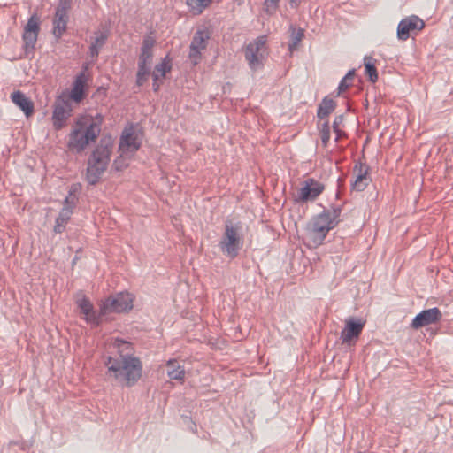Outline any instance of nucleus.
Here are the masks:
<instances>
[{
    "label": "nucleus",
    "mask_w": 453,
    "mask_h": 453,
    "mask_svg": "<svg viewBox=\"0 0 453 453\" xmlns=\"http://www.w3.org/2000/svg\"><path fill=\"white\" fill-rule=\"evenodd\" d=\"M104 364L107 376L122 387H132L142 377V364L138 357L117 358L108 356Z\"/></svg>",
    "instance_id": "f257e3e1"
},
{
    "label": "nucleus",
    "mask_w": 453,
    "mask_h": 453,
    "mask_svg": "<svg viewBox=\"0 0 453 453\" xmlns=\"http://www.w3.org/2000/svg\"><path fill=\"white\" fill-rule=\"evenodd\" d=\"M101 119L95 121L88 116L80 117L74 122L69 134L68 147L76 152H81L94 142L101 132Z\"/></svg>",
    "instance_id": "f03ea898"
},
{
    "label": "nucleus",
    "mask_w": 453,
    "mask_h": 453,
    "mask_svg": "<svg viewBox=\"0 0 453 453\" xmlns=\"http://www.w3.org/2000/svg\"><path fill=\"white\" fill-rule=\"evenodd\" d=\"M113 150L111 137H104L92 151L88 159L86 180L90 185H96L106 171Z\"/></svg>",
    "instance_id": "7ed1b4c3"
},
{
    "label": "nucleus",
    "mask_w": 453,
    "mask_h": 453,
    "mask_svg": "<svg viewBox=\"0 0 453 453\" xmlns=\"http://www.w3.org/2000/svg\"><path fill=\"white\" fill-rule=\"evenodd\" d=\"M241 231L242 226L239 222H234L233 220L225 222V232L219 247L230 258L236 257L242 247L243 240Z\"/></svg>",
    "instance_id": "20e7f679"
},
{
    "label": "nucleus",
    "mask_w": 453,
    "mask_h": 453,
    "mask_svg": "<svg viewBox=\"0 0 453 453\" xmlns=\"http://www.w3.org/2000/svg\"><path fill=\"white\" fill-rule=\"evenodd\" d=\"M267 36L260 35L244 48V57L252 71L262 69L268 56Z\"/></svg>",
    "instance_id": "39448f33"
},
{
    "label": "nucleus",
    "mask_w": 453,
    "mask_h": 453,
    "mask_svg": "<svg viewBox=\"0 0 453 453\" xmlns=\"http://www.w3.org/2000/svg\"><path fill=\"white\" fill-rule=\"evenodd\" d=\"M133 296L127 292H121L105 300L101 307V315L108 312H123L133 308Z\"/></svg>",
    "instance_id": "423d86ee"
},
{
    "label": "nucleus",
    "mask_w": 453,
    "mask_h": 453,
    "mask_svg": "<svg viewBox=\"0 0 453 453\" xmlns=\"http://www.w3.org/2000/svg\"><path fill=\"white\" fill-rule=\"evenodd\" d=\"M328 217L329 216L324 215L322 212L312 220L310 229V237L316 245H320L327 233L335 226Z\"/></svg>",
    "instance_id": "0eeeda50"
},
{
    "label": "nucleus",
    "mask_w": 453,
    "mask_h": 453,
    "mask_svg": "<svg viewBox=\"0 0 453 453\" xmlns=\"http://www.w3.org/2000/svg\"><path fill=\"white\" fill-rule=\"evenodd\" d=\"M365 324V321L362 319L349 318L341 332L342 343L348 346L354 345L361 334Z\"/></svg>",
    "instance_id": "6e6552de"
},
{
    "label": "nucleus",
    "mask_w": 453,
    "mask_h": 453,
    "mask_svg": "<svg viewBox=\"0 0 453 453\" xmlns=\"http://www.w3.org/2000/svg\"><path fill=\"white\" fill-rule=\"evenodd\" d=\"M140 147L141 141L139 140L138 135L135 134L134 127H130L125 128L119 140V153H121L122 156L133 157L134 154L140 149Z\"/></svg>",
    "instance_id": "1a4fd4ad"
},
{
    "label": "nucleus",
    "mask_w": 453,
    "mask_h": 453,
    "mask_svg": "<svg viewBox=\"0 0 453 453\" xmlns=\"http://www.w3.org/2000/svg\"><path fill=\"white\" fill-rule=\"evenodd\" d=\"M209 39L210 35L207 31L198 30L195 33L188 53V58L193 65H197L202 59V51L206 49Z\"/></svg>",
    "instance_id": "9d476101"
},
{
    "label": "nucleus",
    "mask_w": 453,
    "mask_h": 453,
    "mask_svg": "<svg viewBox=\"0 0 453 453\" xmlns=\"http://www.w3.org/2000/svg\"><path fill=\"white\" fill-rule=\"evenodd\" d=\"M424 27V21L416 15L404 18L398 24L397 37L401 41H406L412 34L422 30Z\"/></svg>",
    "instance_id": "9b49d317"
},
{
    "label": "nucleus",
    "mask_w": 453,
    "mask_h": 453,
    "mask_svg": "<svg viewBox=\"0 0 453 453\" xmlns=\"http://www.w3.org/2000/svg\"><path fill=\"white\" fill-rule=\"evenodd\" d=\"M40 32V18L34 14L32 15L27 25L24 27L22 39L24 42L25 50H32L35 49L37 42L38 35Z\"/></svg>",
    "instance_id": "f8f14e48"
},
{
    "label": "nucleus",
    "mask_w": 453,
    "mask_h": 453,
    "mask_svg": "<svg viewBox=\"0 0 453 453\" xmlns=\"http://www.w3.org/2000/svg\"><path fill=\"white\" fill-rule=\"evenodd\" d=\"M72 107L70 104L64 100H58L55 104L52 122L55 129H61L66 123L71 115Z\"/></svg>",
    "instance_id": "ddd939ff"
},
{
    "label": "nucleus",
    "mask_w": 453,
    "mask_h": 453,
    "mask_svg": "<svg viewBox=\"0 0 453 453\" xmlns=\"http://www.w3.org/2000/svg\"><path fill=\"white\" fill-rule=\"evenodd\" d=\"M441 318L440 310L436 307L425 310L418 313L411 324V328L419 329L423 326L436 323Z\"/></svg>",
    "instance_id": "4468645a"
},
{
    "label": "nucleus",
    "mask_w": 453,
    "mask_h": 453,
    "mask_svg": "<svg viewBox=\"0 0 453 453\" xmlns=\"http://www.w3.org/2000/svg\"><path fill=\"white\" fill-rule=\"evenodd\" d=\"M324 190L323 184L313 179H308L298 190V201L307 202L315 200Z\"/></svg>",
    "instance_id": "2eb2a0df"
},
{
    "label": "nucleus",
    "mask_w": 453,
    "mask_h": 453,
    "mask_svg": "<svg viewBox=\"0 0 453 453\" xmlns=\"http://www.w3.org/2000/svg\"><path fill=\"white\" fill-rule=\"evenodd\" d=\"M355 174V180L352 182V189L356 191H363L370 182L369 166L359 163L356 164L353 169Z\"/></svg>",
    "instance_id": "dca6fc26"
},
{
    "label": "nucleus",
    "mask_w": 453,
    "mask_h": 453,
    "mask_svg": "<svg viewBox=\"0 0 453 453\" xmlns=\"http://www.w3.org/2000/svg\"><path fill=\"white\" fill-rule=\"evenodd\" d=\"M88 71V65L83 66V70L76 75L73 83V88L70 93V97L79 103L84 97V88L88 81V74L86 73Z\"/></svg>",
    "instance_id": "f3484780"
},
{
    "label": "nucleus",
    "mask_w": 453,
    "mask_h": 453,
    "mask_svg": "<svg viewBox=\"0 0 453 453\" xmlns=\"http://www.w3.org/2000/svg\"><path fill=\"white\" fill-rule=\"evenodd\" d=\"M76 303L81 312L85 315V319L87 322L94 325H99L100 316L102 315L101 313L99 315L96 314V312L94 311L93 304L87 297L81 296V298L77 299Z\"/></svg>",
    "instance_id": "a211bd4d"
},
{
    "label": "nucleus",
    "mask_w": 453,
    "mask_h": 453,
    "mask_svg": "<svg viewBox=\"0 0 453 453\" xmlns=\"http://www.w3.org/2000/svg\"><path fill=\"white\" fill-rule=\"evenodd\" d=\"M112 348L115 349V354L111 355L117 358H131L135 357L134 353V349L129 342L115 338L111 343Z\"/></svg>",
    "instance_id": "6ab92c4d"
},
{
    "label": "nucleus",
    "mask_w": 453,
    "mask_h": 453,
    "mask_svg": "<svg viewBox=\"0 0 453 453\" xmlns=\"http://www.w3.org/2000/svg\"><path fill=\"white\" fill-rule=\"evenodd\" d=\"M13 104L19 107V109L29 117L34 112L33 102L21 91H15L11 95Z\"/></svg>",
    "instance_id": "aec40b11"
},
{
    "label": "nucleus",
    "mask_w": 453,
    "mask_h": 453,
    "mask_svg": "<svg viewBox=\"0 0 453 453\" xmlns=\"http://www.w3.org/2000/svg\"><path fill=\"white\" fill-rule=\"evenodd\" d=\"M69 20L68 14H62L55 12L53 19V35L56 38H60L62 35L65 32L67 23Z\"/></svg>",
    "instance_id": "412c9836"
},
{
    "label": "nucleus",
    "mask_w": 453,
    "mask_h": 453,
    "mask_svg": "<svg viewBox=\"0 0 453 453\" xmlns=\"http://www.w3.org/2000/svg\"><path fill=\"white\" fill-rule=\"evenodd\" d=\"M73 214L72 207L70 206H64L58 218L56 219L55 226H54V232L56 234H61L65 229V226L67 222L69 221L71 215Z\"/></svg>",
    "instance_id": "4be33fe9"
},
{
    "label": "nucleus",
    "mask_w": 453,
    "mask_h": 453,
    "mask_svg": "<svg viewBox=\"0 0 453 453\" xmlns=\"http://www.w3.org/2000/svg\"><path fill=\"white\" fill-rule=\"evenodd\" d=\"M168 367L167 375L171 380L183 381L185 378V369L180 366L174 359H170L166 363Z\"/></svg>",
    "instance_id": "5701e85b"
},
{
    "label": "nucleus",
    "mask_w": 453,
    "mask_h": 453,
    "mask_svg": "<svg viewBox=\"0 0 453 453\" xmlns=\"http://www.w3.org/2000/svg\"><path fill=\"white\" fill-rule=\"evenodd\" d=\"M108 34L105 32H97L96 33V37L94 41L91 42L89 47V54L93 58H96L101 48L104 45L107 41Z\"/></svg>",
    "instance_id": "b1692460"
},
{
    "label": "nucleus",
    "mask_w": 453,
    "mask_h": 453,
    "mask_svg": "<svg viewBox=\"0 0 453 453\" xmlns=\"http://www.w3.org/2000/svg\"><path fill=\"white\" fill-rule=\"evenodd\" d=\"M335 107L336 103L333 99L326 96L319 105L317 116L319 119H324L332 113Z\"/></svg>",
    "instance_id": "393cba45"
},
{
    "label": "nucleus",
    "mask_w": 453,
    "mask_h": 453,
    "mask_svg": "<svg viewBox=\"0 0 453 453\" xmlns=\"http://www.w3.org/2000/svg\"><path fill=\"white\" fill-rule=\"evenodd\" d=\"M171 60L167 57H165L161 63L157 64L155 66V69L152 73L153 80L164 79L165 74L171 71Z\"/></svg>",
    "instance_id": "a878e982"
},
{
    "label": "nucleus",
    "mask_w": 453,
    "mask_h": 453,
    "mask_svg": "<svg viewBox=\"0 0 453 453\" xmlns=\"http://www.w3.org/2000/svg\"><path fill=\"white\" fill-rule=\"evenodd\" d=\"M374 62L375 61L372 57L365 56L364 58L365 75L369 77L370 81L372 83L376 82L378 80V73Z\"/></svg>",
    "instance_id": "bb28decb"
},
{
    "label": "nucleus",
    "mask_w": 453,
    "mask_h": 453,
    "mask_svg": "<svg viewBox=\"0 0 453 453\" xmlns=\"http://www.w3.org/2000/svg\"><path fill=\"white\" fill-rule=\"evenodd\" d=\"M355 76V69L349 70L347 74L341 80L338 86V95L346 91L351 85Z\"/></svg>",
    "instance_id": "cd10ccee"
},
{
    "label": "nucleus",
    "mask_w": 453,
    "mask_h": 453,
    "mask_svg": "<svg viewBox=\"0 0 453 453\" xmlns=\"http://www.w3.org/2000/svg\"><path fill=\"white\" fill-rule=\"evenodd\" d=\"M211 3V0H187V4L197 14L201 13Z\"/></svg>",
    "instance_id": "c85d7f7f"
},
{
    "label": "nucleus",
    "mask_w": 453,
    "mask_h": 453,
    "mask_svg": "<svg viewBox=\"0 0 453 453\" xmlns=\"http://www.w3.org/2000/svg\"><path fill=\"white\" fill-rule=\"evenodd\" d=\"M292 35H291V42L289 43L288 45V49L290 51H293L296 47L297 46V44L302 41L303 35H304V33H303V30L299 28V29H295V28H292Z\"/></svg>",
    "instance_id": "c756f323"
},
{
    "label": "nucleus",
    "mask_w": 453,
    "mask_h": 453,
    "mask_svg": "<svg viewBox=\"0 0 453 453\" xmlns=\"http://www.w3.org/2000/svg\"><path fill=\"white\" fill-rule=\"evenodd\" d=\"M152 56L153 55H149L147 53H141L138 59V69L148 70L150 72Z\"/></svg>",
    "instance_id": "7c9ffc66"
},
{
    "label": "nucleus",
    "mask_w": 453,
    "mask_h": 453,
    "mask_svg": "<svg viewBox=\"0 0 453 453\" xmlns=\"http://www.w3.org/2000/svg\"><path fill=\"white\" fill-rule=\"evenodd\" d=\"M342 212L341 206H333L331 209L327 211H324L323 214L329 216L330 221L334 222V226H336L339 223V217Z\"/></svg>",
    "instance_id": "2f4dec72"
},
{
    "label": "nucleus",
    "mask_w": 453,
    "mask_h": 453,
    "mask_svg": "<svg viewBox=\"0 0 453 453\" xmlns=\"http://www.w3.org/2000/svg\"><path fill=\"white\" fill-rule=\"evenodd\" d=\"M131 157H132L131 156H122L120 154V156L114 160L112 167L116 171H122V170H124L128 165L127 159H130Z\"/></svg>",
    "instance_id": "473e14b6"
},
{
    "label": "nucleus",
    "mask_w": 453,
    "mask_h": 453,
    "mask_svg": "<svg viewBox=\"0 0 453 453\" xmlns=\"http://www.w3.org/2000/svg\"><path fill=\"white\" fill-rule=\"evenodd\" d=\"M72 8V0H59L56 12L58 13L68 14Z\"/></svg>",
    "instance_id": "72a5a7b5"
},
{
    "label": "nucleus",
    "mask_w": 453,
    "mask_h": 453,
    "mask_svg": "<svg viewBox=\"0 0 453 453\" xmlns=\"http://www.w3.org/2000/svg\"><path fill=\"white\" fill-rule=\"evenodd\" d=\"M320 136L323 145L326 147L330 140V127L328 122H325L320 129Z\"/></svg>",
    "instance_id": "f704fd0d"
},
{
    "label": "nucleus",
    "mask_w": 453,
    "mask_h": 453,
    "mask_svg": "<svg viewBox=\"0 0 453 453\" xmlns=\"http://www.w3.org/2000/svg\"><path fill=\"white\" fill-rule=\"evenodd\" d=\"M154 46V40L150 37H147L143 40L141 48V53H147L152 55V48Z\"/></svg>",
    "instance_id": "c9c22d12"
},
{
    "label": "nucleus",
    "mask_w": 453,
    "mask_h": 453,
    "mask_svg": "<svg viewBox=\"0 0 453 453\" xmlns=\"http://www.w3.org/2000/svg\"><path fill=\"white\" fill-rule=\"evenodd\" d=\"M150 74V72L148 70H140L138 69L137 74H136V84L138 86H142L145 81H147L149 75Z\"/></svg>",
    "instance_id": "e433bc0d"
},
{
    "label": "nucleus",
    "mask_w": 453,
    "mask_h": 453,
    "mask_svg": "<svg viewBox=\"0 0 453 453\" xmlns=\"http://www.w3.org/2000/svg\"><path fill=\"white\" fill-rule=\"evenodd\" d=\"M280 0H265V11L267 13H273L278 7Z\"/></svg>",
    "instance_id": "4c0bfd02"
},
{
    "label": "nucleus",
    "mask_w": 453,
    "mask_h": 453,
    "mask_svg": "<svg viewBox=\"0 0 453 453\" xmlns=\"http://www.w3.org/2000/svg\"><path fill=\"white\" fill-rule=\"evenodd\" d=\"M342 116H338L334 119L333 123L334 131L336 133L335 142H338L342 135V131L339 128V125L342 123Z\"/></svg>",
    "instance_id": "58836bf2"
},
{
    "label": "nucleus",
    "mask_w": 453,
    "mask_h": 453,
    "mask_svg": "<svg viewBox=\"0 0 453 453\" xmlns=\"http://www.w3.org/2000/svg\"><path fill=\"white\" fill-rule=\"evenodd\" d=\"M76 203V198L74 196H72V192H69V195L65 199V204L64 206H70L72 207V210L75 206Z\"/></svg>",
    "instance_id": "ea45409f"
},
{
    "label": "nucleus",
    "mask_w": 453,
    "mask_h": 453,
    "mask_svg": "<svg viewBox=\"0 0 453 453\" xmlns=\"http://www.w3.org/2000/svg\"><path fill=\"white\" fill-rule=\"evenodd\" d=\"M159 80H153V84H152V87H153V90L155 92H157L159 90V88H160V85L161 83L158 82Z\"/></svg>",
    "instance_id": "a19ab883"
},
{
    "label": "nucleus",
    "mask_w": 453,
    "mask_h": 453,
    "mask_svg": "<svg viewBox=\"0 0 453 453\" xmlns=\"http://www.w3.org/2000/svg\"><path fill=\"white\" fill-rule=\"evenodd\" d=\"M78 190V187L76 185H73L70 191L72 192V195Z\"/></svg>",
    "instance_id": "79ce46f5"
}]
</instances>
